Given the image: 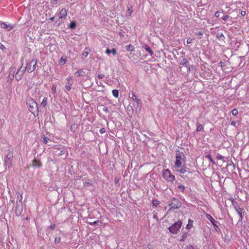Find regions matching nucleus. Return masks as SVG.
I'll return each mask as SVG.
<instances>
[{
    "label": "nucleus",
    "instance_id": "obj_2",
    "mask_svg": "<svg viewBox=\"0 0 249 249\" xmlns=\"http://www.w3.org/2000/svg\"><path fill=\"white\" fill-rule=\"evenodd\" d=\"M18 199H19L18 201H17L16 203L15 207V213L17 216L20 215L23 212V204H22V195H20L19 196H18Z\"/></svg>",
    "mask_w": 249,
    "mask_h": 249
},
{
    "label": "nucleus",
    "instance_id": "obj_48",
    "mask_svg": "<svg viewBox=\"0 0 249 249\" xmlns=\"http://www.w3.org/2000/svg\"><path fill=\"white\" fill-rule=\"evenodd\" d=\"M235 124H236V122H235V121H232V122H231V124L232 125H234V126H235Z\"/></svg>",
    "mask_w": 249,
    "mask_h": 249
},
{
    "label": "nucleus",
    "instance_id": "obj_45",
    "mask_svg": "<svg viewBox=\"0 0 249 249\" xmlns=\"http://www.w3.org/2000/svg\"><path fill=\"white\" fill-rule=\"evenodd\" d=\"M219 12L218 11H216L215 12V14H214V16L216 17V18H218L219 17Z\"/></svg>",
    "mask_w": 249,
    "mask_h": 249
},
{
    "label": "nucleus",
    "instance_id": "obj_19",
    "mask_svg": "<svg viewBox=\"0 0 249 249\" xmlns=\"http://www.w3.org/2000/svg\"><path fill=\"white\" fill-rule=\"evenodd\" d=\"M193 223H194V221L193 220L189 219L188 223L186 225V228L187 230H190L193 226Z\"/></svg>",
    "mask_w": 249,
    "mask_h": 249
},
{
    "label": "nucleus",
    "instance_id": "obj_17",
    "mask_svg": "<svg viewBox=\"0 0 249 249\" xmlns=\"http://www.w3.org/2000/svg\"><path fill=\"white\" fill-rule=\"evenodd\" d=\"M106 53L107 54H109L110 53H112V54L115 56L116 54V50L115 49L113 48L112 50H109V49H107L106 51Z\"/></svg>",
    "mask_w": 249,
    "mask_h": 249
},
{
    "label": "nucleus",
    "instance_id": "obj_44",
    "mask_svg": "<svg viewBox=\"0 0 249 249\" xmlns=\"http://www.w3.org/2000/svg\"><path fill=\"white\" fill-rule=\"evenodd\" d=\"M240 14L242 16L244 17L245 16L246 12L245 11H242Z\"/></svg>",
    "mask_w": 249,
    "mask_h": 249
},
{
    "label": "nucleus",
    "instance_id": "obj_55",
    "mask_svg": "<svg viewBox=\"0 0 249 249\" xmlns=\"http://www.w3.org/2000/svg\"><path fill=\"white\" fill-rule=\"evenodd\" d=\"M181 241H184L183 239V238H182V239H181Z\"/></svg>",
    "mask_w": 249,
    "mask_h": 249
},
{
    "label": "nucleus",
    "instance_id": "obj_39",
    "mask_svg": "<svg viewBox=\"0 0 249 249\" xmlns=\"http://www.w3.org/2000/svg\"><path fill=\"white\" fill-rule=\"evenodd\" d=\"M194 69H195V67H194V66L193 65L190 66L189 67V71H193V70H194Z\"/></svg>",
    "mask_w": 249,
    "mask_h": 249
},
{
    "label": "nucleus",
    "instance_id": "obj_36",
    "mask_svg": "<svg viewBox=\"0 0 249 249\" xmlns=\"http://www.w3.org/2000/svg\"><path fill=\"white\" fill-rule=\"evenodd\" d=\"M186 42L188 44H190L192 42V39L191 38H188L187 39V41H186Z\"/></svg>",
    "mask_w": 249,
    "mask_h": 249
},
{
    "label": "nucleus",
    "instance_id": "obj_12",
    "mask_svg": "<svg viewBox=\"0 0 249 249\" xmlns=\"http://www.w3.org/2000/svg\"><path fill=\"white\" fill-rule=\"evenodd\" d=\"M1 26L2 28L7 29V30L10 31L12 30L14 28V26L11 24H7L5 22H3L1 24Z\"/></svg>",
    "mask_w": 249,
    "mask_h": 249
},
{
    "label": "nucleus",
    "instance_id": "obj_11",
    "mask_svg": "<svg viewBox=\"0 0 249 249\" xmlns=\"http://www.w3.org/2000/svg\"><path fill=\"white\" fill-rule=\"evenodd\" d=\"M232 205L233 206L235 210H236L237 213L239 214V215L240 216V219H242V210L239 207L237 206L236 202L235 201H234L233 200H232Z\"/></svg>",
    "mask_w": 249,
    "mask_h": 249
},
{
    "label": "nucleus",
    "instance_id": "obj_13",
    "mask_svg": "<svg viewBox=\"0 0 249 249\" xmlns=\"http://www.w3.org/2000/svg\"><path fill=\"white\" fill-rule=\"evenodd\" d=\"M67 15V12L65 9H62L59 14L60 18H65Z\"/></svg>",
    "mask_w": 249,
    "mask_h": 249
},
{
    "label": "nucleus",
    "instance_id": "obj_37",
    "mask_svg": "<svg viewBox=\"0 0 249 249\" xmlns=\"http://www.w3.org/2000/svg\"><path fill=\"white\" fill-rule=\"evenodd\" d=\"M106 132V129L105 128H102L100 129V132L101 134H103Z\"/></svg>",
    "mask_w": 249,
    "mask_h": 249
},
{
    "label": "nucleus",
    "instance_id": "obj_51",
    "mask_svg": "<svg viewBox=\"0 0 249 249\" xmlns=\"http://www.w3.org/2000/svg\"><path fill=\"white\" fill-rule=\"evenodd\" d=\"M187 249H195L194 248V247H193V246H192L188 247H187Z\"/></svg>",
    "mask_w": 249,
    "mask_h": 249
},
{
    "label": "nucleus",
    "instance_id": "obj_49",
    "mask_svg": "<svg viewBox=\"0 0 249 249\" xmlns=\"http://www.w3.org/2000/svg\"><path fill=\"white\" fill-rule=\"evenodd\" d=\"M55 227V224H53V225H52L50 226V228L51 229H53Z\"/></svg>",
    "mask_w": 249,
    "mask_h": 249
},
{
    "label": "nucleus",
    "instance_id": "obj_3",
    "mask_svg": "<svg viewBox=\"0 0 249 249\" xmlns=\"http://www.w3.org/2000/svg\"><path fill=\"white\" fill-rule=\"evenodd\" d=\"M162 177L164 179L169 182L172 183L175 179V177L172 175L170 170L168 169L163 170Z\"/></svg>",
    "mask_w": 249,
    "mask_h": 249
},
{
    "label": "nucleus",
    "instance_id": "obj_27",
    "mask_svg": "<svg viewBox=\"0 0 249 249\" xmlns=\"http://www.w3.org/2000/svg\"><path fill=\"white\" fill-rule=\"evenodd\" d=\"M196 125H197V127H196V131H201L203 127H202V125L200 124H199L198 123H197L196 124Z\"/></svg>",
    "mask_w": 249,
    "mask_h": 249
},
{
    "label": "nucleus",
    "instance_id": "obj_26",
    "mask_svg": "<svg viewBox=\"0 0 249 249\" xmlns=\"http://www.w3.org/2000/svg\"><path fill=\"white\" fill-rule=\"evenodd\" d=\"M128 9L127 10V14L129 15V16H131L132 12H133V11L131 9L132 8V6H130V7L129 6H128L127 7Z\"/></svg>",
    "mask_w": 249,
    "mask_h": 249
},
{
    "label": "nucleus",
    "instance_id": "obj_10",
    "mask_svg": "<svg viewBox=\"0 0 249 249\" xmlns=\"http://www.w3.org/2000/svg\"><path fill=\"white\" fill-rule=\"evenodd\" d=\"M13 152L9 151L8 153L5 156V162H8L10 164V166H12V158H13Z\"/></svg>",
    "mask_w": 249,
    "mask_h": 249
},
{
    "label": "nucleus",
    "instance_id": "obj_23",
    "mask_svg": "<svg viewBox=\"0 0 249 249\" xmlns=\"http://www.w3.org/2000/svg\"><path fill=\"white\" fill-rule=\"evenodd\" d=\"M205 157L206 158H207L213 164H215V162L212 159V156L210 154H208V155H206L205 156Z\"/></svg>",
    "mask_w": 249,
    "mask_h": 249
},
{
    "label": "nucleus",
    "instance_id": "obj_43",
    "mask_svg": "<svg viewBox=\"0 0 249 249\" xmlns=\"http://www.w3.org/2000/svg\"><path fill=\"white\" fill-rule=\"evenodd\" d=\"M0 49L2 50H4L5 49V46L3 44H0Z\"/></svg>",
    "mask_w": 249,
    "mask_h": 249
},
{
    "label": "nucleus",
    "instance_id": "obj_1",
    "mask_svg": "<svg viewBox=\"0 0 249 249\" xmlns=\"http://www.w3.org/2000/svg\"><path fill=\"white\" fill-rule=\"evenodd\" d=\"M185 159V157L182 152L179 151L176 152L174 167L177 169V171L180 174H184L186 172Z\"/></svg>",
    "mask_w": 249,
    "mask_h": 249
},
{
    "label": "nucleus",
    "instance_id": "obj_28",
    "mask_svg": "<svg viewBox=\"0 0 249 249\" xmlns=\"http://www.w3.org/2000/svg\"><path fill=\"white\" fill-rule=\"evenodd\" d=\"M69 27L71 29H74L76 27V22L74 21L71 22L70 24Z\"/></svg>",
    "mask_w": 249,
    "mask_h": 249
},
{
    "label": "nucleus",
    "instance_id": "obj_15",
    "mask_svg": "<svg viewBox=\"0 0 249 249\" xmlns=\"http://www.w3.org/2000/svg\"><path fill=\"white\" fill-rule=\"evenodd\" d=\"M206 216V217L211 221V222L213 224V225L214 226L217 227L215 224V220L214 219V218L212 217V216L211 214L207 213Z\"/></svg>",
    "mask_w": 249,
    "mask_h": 249
},
{
    "label": "nucleus",
    "instance_id": "obj_7",
    "mask_svg": "<svg viewBox=\"0 0 249 249\" xmlns=\"http://www.w3.org/2000/svg\"><path fill=\"white\" fill-rule=\"evenodd\" d=\"M27 67L22 66L15 74V78L17 80H19L21 79L22 75L25 72Z\"/></svg>",
    "mask_w": 249,
    "mask_h": 249
},
{
    "label": "nucleus",
    "instance_id": "obj_34",
    "mask_svg": "<svg viewBox=\"0 0 249 249\" xmlns=\"http://www.w3.org/2000/svg\"><path fill=\"white\" fill-rule=\"evenodd\" d=\"M160 204V202L159 201L157 200H153V204L155 206H158L159 204Z\"/></svg>",
    "mask_w": 249,
    "mask_h": 249
},
{
    "label": "nucleus",
    "instance_id": "obj_31",
    "mask_svg": "<svg viewBox=\"0 0 249 249\" xmlns=\"http://www.w3.org/2000/svg\"><path fill=\"white\" fill-rule=\"evenodd\" d=\"M178 188L182 192H184L185 190V186L182 185H179L178 186Z\"/></svg>",
    "mask_w": 249,
    "mask_h": 249
},
{
    "label": "nucleus",
    "instance_id": "obj_41",
    "mask_svg": "<svg viewBox=\"0 0 249 249\" xmlns=\"http://www.w3.org/2000/svg\"><path fill=\"white\" fill-rule=\"evenodd\" d=\"M60 240H61V239H60V237L56 238H55V240H54V242H55V243H59V242H60Z\"/></svg>",
    "mask_w": 249,
    "mask_h": 249
},
{
    "label": "nucleus",
    "instance_id": "obj_5",
    "mask_svg": "<svg viewBox=\"0 0 249 249\" xmlns=\"http://www.w3.org/2000/svg\"><path fill=\"white\" fill-rule=\"evenodd\" d=\"M27 104L30 108V112L32 113H34L35 111L38 110L37 104L34 99L32 98L29 99Z\"/></svg>",
    "mask_w": 249,
    "mask_h": 249
},
{
    "label": "nucleus",
    "instance_id": "obj_16",
    "mask_svg": "<svg viewBox=\"0 0 249 249\" xmlns=\"http://www.w3.org/2000/svg\"><path fill=\"white\" fill-rule=\"evenodd\" d=\"M90 51V49L89 47H86L82 53V55L83 56H84L85 57H86L88 54H89V52Z\"/></svg>",
    "mask_w": 249,
    "mask_h": 249
},
{
    "label": "nucleus",
    "instance_id": "obj_25",
    "mask_svg": "<svg viewBox=\"0 0 249 249\" xmlns=\"http://www.w3.org/2000/svg\"><path fill=\"white\" fill-rule=\"evenodd\" d=\"M83 73H84V71L82 70H78L77 71H76L75 73V75L76 76L79 77V76H82L83 75Z\"/></svg>",
    "mask_w": 249,
    "mask_h": 249
},
{
    "label": "nucleus",
    "instance_id": "obj_20",
    "mask_svg": "<svg viewBox=\"0 0 249 249\" xmlns=\"http://www.w3.org/2000/svg\"><path fill=\"white\" fill-rule=\"evenodd\" d=\"M125 48L127 51L132 52L135 50V47L134 45L130 44L127 46H125Z\"/></svg>",
    "mask_w": 249,
    "mask_h": 249
},
{
    "label": "nucleus",
    "instance_id": "obj_54",
    "mask_svg": "<svg viewBox=\"0 0 249 249\" xmlns=\"http://www.w3.org/2000/svg\"><path fill=\"white\" fill-rule=\"evenodd\" d=\"M51 20H53L54 19V17H52L50 18Z\"/></svg>",
    "mask_w": 249,
    "mask_h": 249
},
{
    "label": "nucleus",
    "instance_id": "obj_30",
    "mask_svg": "<svg viewBox=\"0 0 249 249\" xmlns=\"http://www.w3.org/2000/svg\"><path fill=\"white\" fill-rule=\"evenodd\" d=\"M181 62L182 65L183 66H184L185 67H187V64L188 63V61L186 59H185V58L182 59Z\"/></svg>",
    "mask_w": 249,
    "mask_h": 249
},
{
    "label": "nucleus",
    "instance_id": "obj_53",
    "mask_svg": "<svg viewBox=\"0 0 249 249\" xmlns=\"http://www.w3.org/2000/svg\"><path fill=\"white\" fill-rule=\"evenodd\" d=\"M103 110H104V111H105V112H107V111H108V109H107V107H105V108H104V109H103Z\"/></svg>",
    "mask_w": 249,
    "mask_h": 249
},
{
    "label": "nucleus",
    "instance_id": "obj_21",
    "mask_svg": "<svg viewBox=\"0 0 249 249\" xmlns=\"http://www.w3.org/2000/svg\"><path fill=\"white\" fill-rule=\"evenodd\" d=\"M131 98L133 101H135L137 104H140L141 103V100L137 98L136 95L134 93H132Z\"/></svg>",
    "mask_w": 249,
    "mask_h": 249
},
{
    "label": "nucleus",
    "instance_id": "obj_50",
    "mask_svg": "<svg viewBox=\"0 0 249 249\" xmlns=\"http://www.w3.org/2000/svg\"><path fill=\"white\" fill-rule=\"evenodd\" d=\"M196 34L198 35H203V32H201V31H199Z\"/></svg>",
    "mask_w": 249,
    "mask_h": 249
},
{
    "label": "nucleus",
    "instance_id": "obj_6",
    "mask_svg": "<svg viewBox=\"0 0 249 249\" xmlns=\"http://www.w3.org/2000/svg\"><path fill=\"white\" fill-rule=\"evenodd\" d=\"M36 64L37 60L34 58L33 59L29 64L25 66L27 67L26 69L29 72L33 71L36 69Z\"/></svg>",
    "mask_w": 249,
    "mask_h": 249
},
{
    "label": "nucleus",
    "instance_id": "obj_32",
    "mask_svg": "<svg viewBox=\"0 0 249 249\" xmlns=\"http://www.w3.org/2000/svg\"><path fill=\"white\" fill-rule=\"evenodd\" d=\"M66 59L64 58L63 57H62L60 60V63L61 64H64L66 63Z\"/></svg>",
    "mask_w": 249,
    "mask_h": 249
},
{
    "label": "nucleus",
    "instance_id": "obj_29",
    "mask_svg": "<svg viewBox=\"0 0 249 249\" xmlns=\"http://www.w3.org/2000/svg\"><path fill=\"white\" fill-rule=\"evenodd\" d=\"M231 113L233 116H236L238 114V111L237 108H234L231 111Z\"/></svg>",
    "mask_w": 249,
    "mask_h": 249
},
{
    "label": "nucleus",
    "instance_id": "obj_46",
    "mask_svg": "<svg viewBox=\"0 0 249 249\" xmlns=\"http://www.w3.org/2000/svg\"><path fill=\"white\" fill-rule=\"evenodd\" d=\"M216 159L218 160H222L223 159V157L221 155H218L216 157Z\"/></svg>",
    "mask_w": 249,
    "mask_h": 249
},
{
    "label": "nucleus",
    "instance_id": "obj_52",
    "mask_svg": "<svg viewBox=\"0 0 249 249\" xmlns=\"http://www.w3.org/2000/svg\"><path fill=\"white\" fill-rule=\"evenodd\" d=\"M223 65H224V63H223V62H222V61H221V62H220V66L222 67H223V66H223Z\"/></svg>",
    "mask_w": 249,
    "mask_h": 249
},
{
    "label": "nucleus",
    "instance_id": "obj_47",
    "mask_svg": "<svg viewBox=\"0 0 249 249\" xmlns=\"http://www.w3.org/2000/svg\"><path fill=\"white\" fill-rule=\"evenodd\" d=\"M104 77V75H102V74H99L98 75V77L100 79H102Z\"/></svg>",
    "mask_w": 249,
    "mask_h": 249
},
{
    "label": "nucleus",
    "instance_id": "obj_24",
    "mask_svg": "<svg viewBox=\"0 0 249 249\" xmlns=\"http://www.w3.org/2000/svg\"><path fill=\"white\" fill-rule=\"evenodd\" d=\"M112 92L113 95L115 97H116V98H118V96H119V92H118V90H117V89H113L112 91Z\"/></svg>",
    "mask_w": 249,
    "mask_h": 249
},
{
    "label": "nucleus",
    "instance_id": "obj_4",
    "mask_svg": "<svg viewBox=\"0 0 249 249\" xmlns=\"http://www.w3.org/2000/svg\"><path fill=\"white\" fill-rule=\"evenodd\" d=\"M182 225V222L181 221H178L170 227L169 230L173 234H177L181 228Z\"/></svg>",
    "mask_w": 249,
    "mask_h": 249
},
{
    "label": "nucleus",
    "instance_id": "obj_8",
    "mask_svg": "<svg viewBox=\"0 0 249 249\" xmlns=\"http://www.w3.org/2000/svg\"><path fill=\"white\" fill-rule=\"evenodd\" d=\"M169 206L170 207V209L174 210L179 208L181 206V203L178 200L174 198L170 203Z\"/></svg>",
    "mask_w": 249,
    "mask_h": 249
},
{
    "label": "nucleus",
    "instance_id": "obj_40",
    "mask_svg": "<svg viewBox=\"0 0 249 249\" xmlns=\"http://www.w3.org/2000/svg\"><path fill=\"white\" fill-rule=\"evenodd\" d=\"M99 222V221L98 220H97V221H94V222H89V225H94V224L97 223Z\"/></svg>",
    "mask_w": 249,
    "mask_h": 249
},
{
    "label": "nucleus",
    "instance_id": "obj_38",
    "mask_svg": "<svg viewBox=\"0 0 249 249\" xmlns=\"http://www.w3.org/2000/svg\"><path fill=\"white\" fill-rule=\"evenodd\" d=\"M48 140H49V139L47 137H45L44 139H43V142L45 143H47L48 142Z\"/></svg>",
    "mask_w": 249,
    "mask_h": 249
},
{
    "label": "nucleus",
    "instance_id": "obj_14",
    "mask_svg": "<svg viewBox=\"0 0 249 249\" xmlns=\"http://www.w3.org/2000/svg\"><path fill=\"white\" fill-rule=\"evenodd\" d=\"M32 166L33 167H36L37 166L38 167H39L41 166V163L39 160H37L36 159H35L32 161Z\"/></svg>",
    "mask_w": 249,
    "mask_h": 249
},
{
    "label": "nucleus",
    "instance_id": "obj_35",
    "mask_svg": "<svg viewBox=\"0 0 249 249\" xmlns=\"http://www.w3.org/2000/svg\"><path fill=\"white\" fill-rule=\"evenodd\" d=\"M217 37L220 39L222 37H224V36L223 34L221 33L220 34L217 35Z\"/></svg>",
    "mask_w": 249,
    "mask_h": 249
},
{
    "label": "nucleus",
    "instance_id": "obj_22",
    "mask_svg": "<svg viewBox=\"0 0 249 249\" xmlns=\"http://www.w3.org/2000/svg\"><path fill=\"white\" fill-rule=\"evenodd\" d=\"M47 98L45 97L43 98V99L41 103V106H42L43 107H45L47 105Z\"/></svg>",
    "mask_w": 249,
    "mask_h": 249
},
{
    "label": "nucleus",
    "instance_id": "obj_42",
    "mask_svg": "<svg viewBox=\"0 0 249 249\" xmlns=\"http://www.w3.org/2000/svg\"><path fill=\"white\" fill-rule=\"evenodd\" d=\"M229 16L228 15H226L225 16H224L223 17H222V19L224 20H226L228 18H229Z\"/></svg>",
    "mask_w": 249,
    "mask_h": 249
},
{
    "label": "nucleus",
    "instance_id": "obj_33",
    "mask_svg": "<svg viewBox=\"0 0 249 249\" xmlns=\"http://www.w3.org/2000/svg\"><path fill=\"white\" fill-rule=\"evenodd\" d=\"M52 90L53 94H55L56 93V87L54 85H53L52 86Z\"/></svg>",
    "mask_w": 249,
    "mask_h": 249
},
{
    "label": "nucleus",
    "instance_id": "obj_9",
    "mask_svg": "<svg viewBox=\"0 0 249 249\" xmlns=\"http://www.w3.org/2000/svg\"><path fill=\"white\" fill-rule=\"evenodd\" d=\"M73 79L69 76L66 78V89L67 91H69L71 89L72 86L73 85Z\"/></svg>",
    "mask_w": 249,
    "mask_h": 249
},
{
    "label": "nucleus",
    "instance_id": "obj_18",
    "mask_svg": "<svg viewBox=\"0 0 249 249\" xmlns=\"http://www.w3.org/2000/svg\"><path fill=\"white\" fill-rule=\"evenodd\" d=\"M143 48L151 55L153 54V51L147 45L145 44Z\"/></svg>",
    "mask_w": 249,
    "mask_h": 249
}]
</instances>
